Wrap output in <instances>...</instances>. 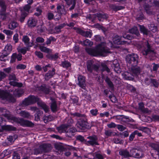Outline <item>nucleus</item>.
Segmentation results:
<instances>
[{
  "label": "nucleus",
  "mask_w": 159,
  "mask_h": 159,
  "mask_svg": "<svg viewBox=\"0 0 159 159\" xmlns=\"http://www.w3.org/2000/svg\"><path fill=\"white\" fill-rule=\"evenodd\" d=\"M30 8L31 6L30 5L26 4L24 6L23 9L21 10V12H22L23 11L24 12H27L28 14Z\"/></svg>",
  "instance_id": "obj_43"
},
{
  "label": "nucleus",
  "mask_w": 159,
  "mask_h": 159,
  "mask_svg": "<svg viewBox=\"0 0 159 159\" xmlns=\"http://www.w3.org/2000/svg\"><path fill=\"white\" fill-rule=\"evenodd\" d=\"M136 66H131L129 71L131 76L126 75V78L129 80H132L134 78H137L140 73L141 69L139 67Z\"/></svg>",
  "instance_id": "obj_5"
},
{
  "label": "nucleus",
  "mask_w": 159,
  "mask_h": 159,
  "mask_svg": "<svg viewBox=\"0 0 159 159\" xmlns=\"http://www.w3.org/2000/svg\"><path fill=\"white\" fill-rule=\"evenodd\" d=\"M139 30L141 33L143 34L147 35L149 33L148 30L143 25H139Z\"/></svg>",
  "instance_id": "obj_32"
},
{
  "label": "nucleus",
  "mask_w": 159,
  "mask_h": 159,
  "mask_svg": "<svg viewBox=\"0 0 159 159\" xmlns=\"http://www.w3.org/2000/svg\"><path fill=\"white\" fill-rule=\"evenodd\" d=\"M142 53L143 55H147L152 54V55H155L154 50H152L148 41L146 42L143 47L141 48Z\"/></svg>",
  "instance_id": "obj_10"
},
{
  "label": "nucleus",
  "mask_w": 159,
  "mask_h": 159,
  "mask_svg": "<svg viewBox=\"0 0 159 159\" xmlns=\"http://www.w3.org/2000/svg\"><path fill=\"white\" fill-rule=\"evenodd\" d=\"M39 90L46 94L48 93L49 92V90L48 88L46 87L45 85H41Z\"/></svg>",
  "instance_id": "obj_39"
},
{
  "label": "nucleus",
  "mask_w": 159,
  "mask_h": 159,
  "mask_svg": "<svg viewBox=\"0 0 159 159\" xmlns=\"http://www.w3.org/2000/svg\"><path fill=\"white\" fill-rule=\"evenodd\" d=\"M38 20L37 19L34 18H30L27 21V25L28 27L32 28L35 27L37 25Z\"/></svg>",
  "instance_id": "obj_18"
},
{
  "label": "nucleus",
  "mask_w": 159,
  "mask_h": 159,
  "mask_svg": "<svg viewBox=\"0 0 159 159\" xmlns=\"http://www.w3.org/2000/svg\"><path fill=\"white\" fill-rule=\"evenodd\" d=\"M17 113L19 114L20 116L24 118H30L31 117L30 113L25 110L21 111L19 112L17 110Z\"/></svg>",
  "instance_id": "obj_20"
},
{
  "label": "nucleus",
  "mask_w": 159,
  "mask_h": 159,
  "mask_svg": "<svg viewBox=\"0 0 159 159\" xmlns=\"http://www.w3.org/2000/svg\"><path fill=\"white\" fill-rule=\"evenodd\" d=\"M78 83L77 85L82 89L86 90V84L85 78L84 76L82 75H79L78 77Z\"/></svg>",
  "instance_id": "obj_12"
},
{
  "label": "nucleus",
  "mask_w": 159,
  "mask_h": 159,
  "mask_svg": "<svg viewBox=\"0 0 159 159\" xmlns=\"http://www.w3.org/2000/svg\"><path fill=\"white\" fill-rule=\"evenodd\" d=\"M91 114L93 116H96L98 113V110L97 109H92L90 111Z\"/></svg>",
  "instance_id": "obj_58"
},
{
  "label": "nucleus",
  "mask_w": 159,
  "mask_h": 159,
  "mask_svg": "<svg viewBox=\"0 0 159 159\" xmlns=\"http://www.w3.org/2000/svg\"><path fill=\"white\" fill-rule=\"evenodd\" d=\"M87 67L88 71L90 72H92L93 70L97 71L99 69V66L96 64H93V61L91 60L87 61Z\"/></svg>",
  "instance_id": "obj_13"
},
{
  "label": "nucleus",
  "mask_w": 159,
  "mask_h": 159,
  "mask_svg": "<svg viewBox=\"0 0 159 159\" xmlns=\"http://www.w3.org/2000/svg\"><path fill=\"white\" fill-rule=\"evenodd\" d=\"M68 6H72L69 8V10L71 11L74 9L76 4V0H64Z\"/></svg>",
  "instance_id": "obj_23"
},
{
  "label": "nucleus",
  "mask_w": 159,
  "mask_h": 159,
  "mask_svg": "<svg viewBox=\"0 0 159 159\" xmlns=\"http://www.w3.org/2000/svg\"><path fill=\"white\" fill-rule=\"evenodd\" d=\"M125 37L123 36V37L119 36L116 35L113 37V41L115 44H124L125 41L122 40L123 38H125Z\"/></svg>",
  "instance_id": "obj_17"
},
{
  "label": "nucleus",
  "mask_w": 159,
  "mask_h": 159,
  "mask_svg": "<svg viewBox=\"0 0 159 159\" xmlns=\"http://www.w3.org/2000/svg\"><path fill=\"white\" fill-rule=\"evenodd\" d=\"M130 152L131 157L137 158H141L144 156L143 151L140 148H132L130 150Z\"/></svg>",
  "instance_id": "obj_8"
},
{
  "label": "nucleus",
  "mask_w": 159,
  "mask_h": 159,
  "mask_svg": "<svg viewBox=\"0 0 159 159\" xmlns=\"http://www.w3.org/2000/svg\"><path fill=\"white\" fill-rule=\"evenodd\" d=\"M80 43L84 46H92L93 44V42L88 39H86L83 42L80 41Z\"/></svg>",
  "instance_id": "obj_34"
},
{
  "label": "nucleus",
  "mask_w": 159,
  "mask_h": 159,
  "mask_svg": "<svg viewBox=\"0 0 159 159\" xmlns=\"http://www.w3.org/2000/svg\"><path fill=\"white\" fill-rule=\"evenodd\" d=\"M40 49L41 51L45 52H48L49 51V49L43 46L40 47Z\"/></svg>",
  "instance_id": "obj_50"
},
{
  "label": "nucleus",
  "mask_w": 159,
  "mask_h": 159,
  "mask_svg": "<svg viewBox=\"0 0 159 159\" xmlns=\"http://www.w3.org/2000/svg\"><path fill=\"white\" fill-rule=\"evenodd\" d=\"M0 6L1 8V13L0 14V18L4 20L6 18L5 12L6 10V6L5 2L2 0H0Z\"/></svg>",
  "instance_id": "obj_14"
},
{
  "label": "nucleus",
  "mask_w": 159,
  "mask_h": 159,
  "mask_svg": "<svg viewBox=\"0 0 159 159\" xmlns=\"http://www.w3.org/2000/svg\"><path fill=\"white\" fill-rule=\"evenodd\" d=\"M56 13V14L54 16V19L56 20H58L61 18V16L62 15L59 13Z\"/></svg>",
  "instance_id": "obj_60"
},
{
  "label": "nucleus",
  "mask_w": 159,
  "mask_h": 159,
  "mask_svg": "<svg viewBox=\"0 0 159 159\" xmlns=\"http://www.w3.org/2000/svg\"><path fill=\"white\" fill-rule=\"evenodd\" d=\"M113 46V43L111 42H109L107 44L102 42L97 45L95 48H86L85 50L88 54L91 55L105 56L106 54L110 52L109 48H111Z\"/></svg>",
  "instance_id": "obj_1"
},
{
  "label": "nucleus",
  "mask_w": 159,
  "mask_h": 159,
  "mask_svg": "<svg viewBox=\"0 0 159 159\" xmlns=\"http://www.w3.org/2000/svg\"><path fill=\"white\" fill-rule=\"evenodd\" d=\"M7 76V75L3 72L0 71V81L5 79Z\"/></svg>",
  "instance_id": "obj_51"
},
{
  "label": "nucleus",
  "mask_w": 159,
  "mask_h": 159,
  "mask_svg": "<svg viewBox=\"0 0 159 159\" xmlns=\"http://www.w3.org/2000/svg\"><path fill=\"white\" fill-rule=\"evenodd\" d=\"M152 120L153 121H159V115H153L152 116Z\"/></svg>",
  "instance_id": "obj_64"
},
{
  "label": "nucleus",
  "mask_w": 159,
  "mask_h": 159,
  "mask_svg": "<svg viewBox=\"0 0 159 159\" xmlns=\"http://www.w3.org/2000/svg\"><path fill=\"white\" fill-rule=\"evenodd\" d=\"M61 65L63 67L66 68H68L70 66V63L66 61L62 62Z\"/></svg>",
  "instance_id": "obj_44"
},
{
  "label": "nucleus",
  "mask_w": 159,
  "mask_h": 159,
  "mask_svg": "<svg viewBox=\"0 0 159 159\" xmlns=\"http://www.w3.org/2000/svg\"><path fill=\"white\" fill-rule=\"evenodd\" d=\"M35 53L36 55L39 58H42L43 57V53L40 52L36 51Z\"/></svg>",
  "instance_id": "obj_62"
},
{
  "label": "nucleus",
  "mask_w": 159,
  "mask_h": 159,
  "mask_svg": "<svg viewBox=\"0 0 159 159\" xmlns=\"http://www.w3.org/2000/svg\"><path fill=\"white\" fill-rule=\"evenodd\" d=\"M129 31L130 33L134 34L138 37L140 35L139 32L136 27H134L131 29L129 30Z\"/></svg>",
  "instance_id": "obj_30"
},
{
  "label": "nucleus",
  "mask_w": 159,
  "mask_h": 159,
  "mask_svg": "<svg viewBox=\"0 0 159 159\" xmlns=\"http://www.w3.org/2000/svg\"><path fill=\"white\" fill-rule=\"evenodd\" d=\"M51 108L52 111L53 112H56L57 111L58 107L56 102L53 101L51 103Z\"/></svg>",
  "instance_id": "obj_38"
},
{
  "label": "nucleus",
  "mask_w": 159,
  "mask_h": 159,
  "mask_svg": "<svg viewBox=\"0 0 159 159\" xmlns=\"http://www.w3.org/2000/svg\"><path fill=\"white\" fill-rule=\"evenodd\" d=\"M150 146L153 149L155 150L158 152V155H159V144L154 143H151Z\"/></svg>",
  "instance_id": "obj_37"
},
{
  "label": "nucleus",
  "mask_w": 159,
  "mask_h": 159,
  "mask_svg": "<svg viewBox=\"0 0 159 159\" xmlns=\"http://www.w3.org/2000/svg\"><path fill=\"white\" fill-rule=\"evenodd\" d=\"M137 129L147 133H148L150 131L149 128L147 127L140 126L138 127Z\"/></svg>",
  "instance_id": "obj_41"
},
{
  "label": "nucleus",
  "mask_w": 159,
  "mask_h": 159,
  "mask_svg": "<svg viewBox=\"0 0 159 159\" xmlns=\"http://www.w3.org/2000/svg\"><path fill=\"white\" fill-rule=\"evenodd\" d=\"M33 151L34 154L36 155L40 154L43 153L41 145L39 146V147L34 149Z\"/></svg>",
  "instance_id": "obj_35"
},
{
  "label": "nucleus",
  "mask_w": 159,
  "mask_h": 159,
  "mask_svg": "<svg viewBox=\"0 0 159 159\" xmlns=\"http://www.w3.org/2000/svg\"><path fill=\"white\" fill-rule=\"evenodd\" d=\"M13 159H20V156L19 154L16 152H14L12 154Z\"/></svg>",
  "instance_id": "obj_49"
},
{
  "label": "nucleus",
  "mask_w": 159,
  "mask_h": 159,
  "mask_svg": "<svg viewBox=\"0 0 159 159\" xmlns=\"http://www.w3.org/2000/svg\"><path fill=\"white\" fill-rule=\"evenodd\" d=\"M97 16L98 19L100 21H102L104 19H106L108 17L107 16L106 14L103 13H98Z\"/></svg>",
  "instance_id": "obj_29"
},
{
  "label": "nucleus",
  "mask_w": 159,
  "mask_h": 159,
  "mask_svg": "<svg viewBox=\"0 0 159 159\" xmlns=\"http://www.w3.org/2000/svg\"><path fill=\"white\" fill-rule=\"evenodd\" d=\"M105 81L109 87L111 89H113L114 88L113 84L108 77H106L105 79Z\"/></svg>",
  "instance_id": "obj_40"
},
{
  "label": "nucleus",
  "mask_w": 159,
  "mask_h": 159,
  "mask_svg": "<svg viewBox=\"0 0 159 159\" xmlns=\"http://www.w3.org/2000/svg\"><path fill=\"white\" fill-rule=\"evenodd\" d=\"M0 98L3 100L14 102L16 99L13 96L6 91L0 89Z\"/></svg>",
  "instance_id": "obj_6"
},
{
  "label": "nucleus",
  "mask_w": 159,
  "mask_h": 159,
  "mask_svg": "<svg viewBox=\"0 0 159 159\" xmlns=\"http://www.w3.org/2000/svg\"><path fill=\"white\" fill-rule=\"evenodd\" d=\"M27 15V13L26 12H24L23 11L22 12H21V14L20 17V20L21 23L23 22L25 17Z\"/></svg>",
  "instance_id": "obj_42"
},
{
  "label": "nucleus",
  "mask_w": 159,
  "mask_h": 159,
  "mask_svg": "<svg viewBox=\"0 0 159 159\" xmlns=\"http://www.w3.org/2000/svg\"><path fill=\"white\" fill-rule=\"evenodd\" d=\"M87 139H89L86 141V143L88 145L93 146L94 145H99L98 142V138L96 135H94L88 137Z\"/></svg>",
  "instance_id": "obj_11"
},
{
  "label": "nucleus",
  "mask_w": 159,
  "mask_h": 159,
  "mask_svg": "<svg viewBox=\"0 0 159 159\" xmlns=\"http://www.w3.org/2000/svg\"><path fill=\"white\" fill-rule=\"evenodd\" d=\"M57 11L55 12V13H59L62 15H66L67 14V11L64 6L62 4H57Z\"/></svg>",
  "instance_id": "obj_15"
},
{
  "label": "nucleus",
  "mask_w": 159,
  "mask_h": 159,
  "mask_svg": "<svg viewBox=\"0 0 159 159\" xmlns=\"http://www.w3.org/2000/svg\"><path fill=\"white\" fill-rule=\"evenodd\" d=\"M27 48H18V51L19 52L22 53L23 54H25L26 53L27 50Z\"/></svg>",
  "instance_id": "obj_46"
},
{
  "label": "nucleus",
  "mask_w": 159,
  "mask_h": 159,
  "mask_svg": "<svg viewBox=\"0 0 159 159\" xmlns=\"http://www.w3.org/2000/svg\"><path fill=\"white\" fill-rule=\"evenodd\" d=\"M150 30L153 32H155L157 30V27L153 25H151L149 26Z\"/></svg>",
  "instance_id": "obj_52"
},
{
  "label": "nucleus",
  "mask_w": 159,
  "mask_h": 159,
  "mask_svg": "<svg viewBox=\"0 0 159 159\" xmlns=\"http://www.w3.org/2000/svg\"><path fill=\"white\" fill-rule=\"evenodd\" d=\"M8 55L7 54L3 52V53L0 56V60L2 61H5V58Z\"/></svg>",
  "instance_id": "obj_47"
},
{
  "label": "nucleus",
  "mask_w": 159,
  "mask_h": 159,
  "mask_svg": "<svg viewBox=\"0 0 159 159\" xmlns=\"http://www.w3.org/2000/svg\"><path fill=\"white\" fill-rule=\"evenodd\" d=\"M76 129L74 128L67 129L66 133V136L68 137L71 138L74 135V133L76 132Z\"/></svg>",
  "instance_id": "obj_22"
},
{
  "label": "nucleus",
  "mask_w": 159,
  "mask_h": 159,
  "mask_svg": "<svg viewBox=\"0 0 159 159\" xmlns=\"http://www.w3.org/2000/svg\"><path fill=\"white\" fill-rule=\"evenodd\" d=\"M153 66L152 68V71L156 72L157 71L159 67V65L157 64H155L154 63L153 64Z\"/></svg>",
  "instance_id": "obj_63"
},
{
  "label": "nucleus",
  "mask_w": 159,
  "mask_h": 159,
  "mask_svg": "<svg viewBox=\"0 0 159 159\" xmlns=\"http://www.w3.org/2000/svg\"><path fill=\"white\" fill-rule=\"evenodd\" d=\"M77 31L82 35L86 37L91 38L93 34L92 31L90 30L85 31L80 29H78Z\"/></svg>",
  "instance_id": "obj_16"
},
{
  "label": "nucleus",
  "mask_w": 159,
  "mask_h": 159,
  "mask_svg": "<svg viewBox=\"0 0 159 159\" xmlns=\"http://www.w3.org/2000/svg\"><path fill=\"white\" fill-rule=\"evenodd\" d=\"M8 79L9 81V84L11 85L19 87H21L23 85L21 83L17 82L18 80L16 75L14 73H11L9 74Z\"/></svg>",
  "instance_id": "obj_7"
},
{
  "label": "nucleus",
  "mask_w": 159,
  "mask_h": 159,
  "mask_svg": "<svg viewBox=\"0 0 159 159\" xmlns=\"http://www.w3.org/2000/svg\"><path fill=\"white\" fill-rule=\"evenodd\" d=\"M74 116H77L80 117L78 120L76 125L80 129L83 128H86L88 123L86 116L84 114H82L79 113L75 112L72 114Z\"/></svg>",
  "instance_id": "obj_4"
},
{
  "label": "nucleus",
  "mask_w": 159,
  "mask_h": 159,
  "mask_svg": "<svg viewBox=\"0 0 159 159\" xmlns=\"http://www.w3.org/2000/svg\"><path fill=\"white\" fill-rule=\"evenodd\" d=\"M41 145L43 152H49L52 149L51 144H45Z\"/></svg>",
  "instance_id": "obj_25"
},
{
  "label": "nucleus",
  "mask_w": 159,
  "mask_h": 159,
  "mask_svg": "<svg viewBox=\"0 0 159 159\" xmlns=\"http://www.w3.org/2000/svg\"><path fill=\"white\" fill-rule=\"evenodd\" d=\"M152 79L151 78H146L144 80L145 84L147 85H149L151 83Z\"/></svg>",
  "instance_id": "obj_61"
},
{
  "label": "nucleus",
  "mask_w": 159,
  "mask_h": 159,
  "mask_svg": "<svg viewBox=\"0 0 159 159\" xmlns=\"http://www.w3.org/2000/svg\"><path fill=\"white\" fill-rule=\"evenodd\" d=\"M11 50V45L10 44H8L5 46L3 50V52L9 55Z\"/></svg>",
  "instance_id": "obj_31"
},
{
  "label": "nucleus",
  "mask_w": 159,
  "mask_h": 159,
  "mask_svg": "<svg viewBox=\"0 0 159 159\" xmlns=\"http://www.w3.org/2000/svg\"><path fill=\"white\" fill-rule=\"evenodd\" d=\"M23 93V90L20 88H18L14 91L13 94L16 97H20Z\"/></svg>",
  "instance_id": "obj_27"
},
{
  "label": "nucleus",
  "mask_w": 159,
  "mask_h": 159,
  "mask_svg": "<svg viewBox=\"0 0 159 159\" xmlns=\"http://www.w3.org/2000/svg\"><path fill=\"white\" fill-rule=\"evenodd\" d=\"M109 98L110 99L111 101L115 103L117 101V99L113 94H112L109 96Z\"/></svg>",
  "instance_id": "obj_48"
},
{
  "label": "nucleus",
  "mask_w": 159,
  "mask_h": 159,
  "mask_svg": "<svg viewBox=\"0 0 159 159\" xmlns=\"http://www.w3.org/2000/svg\"><path fill=\"white\" fill-rule=\"evenodd\" d=\"M19 35L18 34H15L13 37V40L14 41L15 43L18 42L19 41Z\"/></svg>",
  "instance_id": "obj_54"
},
{
  "label": "nucleus",
  "mask_w": 159,
  "mask_h": 159,
  "mask_svg": "<svg viewBox=\"0 0 159 159\" xmlns=\"http://www.w3.org/2000/svg\"><path fill=\"white\" fill-rule=\"evenodd\" d=\"M26 68V66L22 64H19L16 67V68L17 69H24Z\"/></svg>",
  "instance_id": "obj_55"
},
{
  "label": "nucleus",
  "mask_w": 159,
  "mask_h": 159,
  "mask_svg": "<svg viewBox=\"0 0 159 159\" xmlns=\"http://www.w3.org/2000/svg\"><path fill=\"white\" fill-rule=\"evenodd\" d=\"M18 24L16 21H11L9 25V28L11 30H13L18 26Z\"/></svg>",
  "instance_id": "obj_33"
},
{
  "label": "nucleus",
  "mask_w": 159,
  "mask_h": 159,
  "mask_svg": "<svg viewBox=\"0 0 159 159\" xmlns=\"http://www.w3.org/2000/svg\"><path fill=\"white\" fill-rule=\"evenodd\" d=\"M55 70L54 68H53L52 70H49L45 75L44 78L45 80L47 81L52 78L55 74Z\"/></svg>",
  "instance_id": "obj_21"
},
{
  "label": "nucleus",
  "mask_w": 159,
  "mask_h": 159,
  "mask_svg": "<svg viewBox=\"0 0 159 159\" xmlns=\"http://www.w3.org/2000/svg\"><path fill=\"white\" fill-rule=\"evenodd\" d=\"M22 41L24 42L25 45L27 47H32L33 44L32 43H30L29 38L26 35L23 37Z\"/></svg>",
  "instance_id": "obj_24"
},
{
  "label": "nucleus",
  "mask_w": 159,
  "mask_h": 159,
  "mask_svg": "<svg viewBox=\"0 0 159 159\" xmlns=\"http://www.w3.org/2000/svg\"><path fill=\"white\" fill-rule=\"evenodd\" d=\"M2 129L8 131L15 130L16 128L13 126L10 125H7L2 127Z\"/></svg>",
  "instance_id": "obj_36"
},
{
  "label": "nucleus",
  "mask_w": 159,
  "mask_h": 159,
  "mask_svg": "<svg viewBox=\"0 0 159 159\" xmlns=\"http://www.w3.org/2000/svg\"><path fill=\"white\" fill-rule=\"evenodd\" d=\"M102 67L103 70L106 71L108 73L110 72V70L108 68L107 66L105 64H102Z\"/></svg>",
  "instance_id": "obj_59"
},
{
  "label": "nucleus",
  "mask_w": 159,
  "mask_h": 159,
  "mask_svg": "<svg viewBox=\"0 0 159 159\" xmlns=\"http://www.w3.org/2000/svg\"><path fill=\"white\" fill-rule=\"evenodd\" d=\"M69 125H65V124L62 125L61 126L58 127L57 128V129L60 133L66 132L67 129H68V126Z\"/></svg>",
  "instance_id": "obj_26"
},
{
  "label": "nucleus",
  "mask_w": 159,
  "mask_h": 159,
  "mask_svg": "<svg viewBox=\"0 0 159 159\" xmlns=\"http://www.w3.org/2000/svg\"><path fill=\"white\" fill-rule=\"evenodd\" d=\"M54 15L52 12H49L47 14L48 19L49 20H51L53 19Z\"/></svg>",
  "instance_id": "obj_53"
},
{
  "label": "nucleus",
  "mask_w": 159,
  "mask_h": 159,
  "mask_svg": "<svg viewBox=\"0 0 159 159\" xmlns=\"http://www.w3.org/2000/svg\"><path fill=\"white\" fill-rule=\"evenodd\" d=\"M0 111L3 113L2 115L7 118L9 120L19 123L23 126L32 127L34 124L31 121L24 120L22 118H18L14 117L10 114V112L6 109L0 108Z\"/></svg>",
  "instance_id": "obj_3"
},
{
  "label": "nucleus",
  "mask_w": 159,
  "mask_h": 159,
  "mask_svg": "<svg viewBox=\"0 0 159 159\" xmlns=\"http://www.w3.org/2000/svg\"><path fill=\"white\" fill-rule=\"evenodd\" d=\"M119 154L123 158H127L131 157V152H130L126 149H121L120 150Z\"/></svg>",
  "instance_id": "obj_19"
},
{
  "label": "nucleus",
  "mask_w": 159,
  "mask_h": 159,
  "mask_svg": "<svg viewBox=\"0 0 159 159\" xmlns=\"http://www.w3.org/2000/svg\"><path fill=\"white\" fill-rule=\"evenodd\" d=\"M138 56L137 54H133L127 55L126 61L128 63L130 64L131 66H136L138 64Z\"/></svg>",
  "instance_id": "obj_9"
},
{
  "label": "nucleus",
  "mask_w": 159,
  "mask_h": 159,
  "mask_svg": "<svg viewBox=\"0 0 159 159\" xmlns=\"http://www.w3.org/2000/svg\"><path fill=\"white\" fill-rule=\"evenodd\" d=\"M37 103L38 105L41 107L46 112H48L49 111V107L43 102L37 96L34 95H30L27 98H25L22 102V104L25 106L31 105Z\"/></svg>",
  "instance_id": "obj_2"
},
{
  "label": "nucleus",
  "mask_w": 159,
  "mask_h": 159,
  "mask_svg": "<svg viewBox=\"0 0 159 159\" xmlns=\"http://www.w3.org/2000/svg\"><path fill=\"white\" fill-rule=\"evenodd\" d=\"M104 134L106 137L108 138V137H111L112 136H115L116 134V133L112 132L111 130L107 129L105 130Z\"/></svg>",
  "instance_id": "obj_28"
},
{
  "label": "nucleus",
  "mask_w": 159,
  "mask_h": 159,
  "mask_svg": "<svg viewBox=\"0 0 159 159\" xmlns=\"http://www.w3.org/2000/svg\"><path fill=\"white\" fill-rule=\"evenodd\" d=\"M3 32L8 35H11L13 34V31L9 30H3Z\"/></svg>",
  "instance_id": "obj_56"
},
{
  "label": "nucleus",
  "mask_w": 159,
  "mask_h": 159,
  "mask_svg": "<svg viewBox=\"0 0 159 159\" xmlns=\"http://www.w3.org/2000/svg\"><path fill=\"white\" fill-rule=\"evenodd\" d=\"M145 9L147 14L150 15L152 14V12L150 7L148 5H145L144 7Z\"/></svg>",
  "instance_id": "obj_45"
},
{
  "label": "nucleus",
  "mask_w": 159,
  "mask_h": 159,
  "mask_svg": "<svg viewBox=\"0 0 159 159\" xmlns=\"http://www.w3.org/2000/svg\"><path fill=\"white\" fill-rule=\"evenodd\" d=\"M113 141L116 144H122L123 143V141L118 138H114L113 139Z\"/></svg>",
  "instance_id": "obj_57"
}]
</instances>
